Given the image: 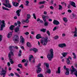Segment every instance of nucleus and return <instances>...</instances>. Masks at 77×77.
Wrapping results in <instances>:
<instances>
[{
	"instance_id": "5fc2aeb1",
	"label": "nucleus",
	"mask_w": 77,
	"mask_h": 77,
	"mask_svg": "<svg viewBox=\"0 0 77 77\" xmlns=\"http://www.w3.org/2000/svg\"><path fill=\"white\" fill-rule=\"evenodd\" d=\"M67 12H69V13H71L72 12V11L71 10H67Z\"/></svg>"
},
{
	"instance_id": "2f4dec72",
	"label": "nucleus",
	"mask_w": 77,
	"mask_h": 77,
	"mask_svg": "<svg viewBox=\"0 0 77 77\" xmlns=\"http://www.w3.org/2000/svg\"><path fill=\"white\" fill-rule=\"evenodd\" d=\"M10 63L11 64H14V61H13L12 59H10Z\"/></svg>"
},
{
	"instance_id": "1a4fd4ad",
	"label": "nucleus",
	"mask_w": 77,
	"mask_h": 77,
	"mask_svg": "<svg viewBox=\"0 0 77 77\" xmlns=\"http://www.w3.org/2000/svg\"><path fill=\"white\" fill-rule=\"evenodd\" d=\"M42 18L44 21H46V19H45V18H46L47 19H48V18H49V16H46L45 15H43Z\"/></svg>"
},
{
	"instance_id": "cd10ccee",
	"label": "nucleus",
	"mask_w": 77,
	"mask_h": 77,
	"mask_svg": "<svg viewBox=\"0 0 77 77\" xmlns=\"http://www.w3.org/2000/svg\"><path fill=\"white\" fill-rule=\"evenodd\" d=\"M37 77H44V75H43V74L41 73H40L38 74V75H37Z\"/></svg>"
},
{
	"instance_id": "72a5a7b5",
	"label": "nucleus",
	"mask_w": 77,
	"mask_h": 77,
	"mask_svg": "<svg viewBox=\"0 0 77 77\" xmlns=\"http://www.w3.org/2000/svg\"><path fill=\"white\" fill-rule=\"evenodd\" d=\"M33 51H34V52L35 53H36V52H38V49L36 48H33Z\"/></svg>"
},
{
	"instance_id": "c9c22d12",
	"label": "nucleus",
	"mask_w": 77,
	"mask_h": 77,
	"mask_svg": "<svg viewBox=\"0 0 77 77\" xmlns=\"http://www.w3.org/2000/svg\"><path fill=\"white\" fill-rule=\"evenodd\" d=\"M18 66L19 68H23V65L21 64H18Z\"/></svg>"
},
{
	"instance_id": "4c0bfd02",
	"label": "nucleus",
	"mask_w": 77,
	"mask_h": 77,
	"mask_svg": "<svg viewBox=\"0 0 77 77\" xmlns=\"http://www.w3.org/2000/svg\"><path fill=\"white\" fill-rule=\"evenodd\" d=\"M72 54H73V56H74L73 58L74 59H76V58H77V57H76V55H75V53H73Z\"/></svg>"
},
{
	"instance_id": "f704fd0d",
	"label": "nucleus",
	"mask_w": 77,
	"mask_h": 77,
	"mask_svg": "<svg viewBox=\"0 0 77 77\" xmlns=\"http://www.w3.org/2000/svg\"><path fill=\"white\" fill-rule=\"evenodd\" d=\"M59 10H62V9H63V7H62V6L61 5H59Z\"/></svg>"
},
{
	"instance_id": "3c124183",
	"label": "nucleus",
	"mask_w": 77,
	"mask_h": 77,
	"mask_svg": "<svg viewBox=\"0 0 77 77\" xmlns=\"http://www.w3.org/2000/svg\"><path fill=\"white\" fill-rule=\"evenodd\" d=\"M7 37L8 38H10V33L9 32L8 33V34L7 35Z\"/></svg>"
},
{
	"instance_id": "774afa93",
	"label": "nucleus",
	"mask_w": 77,
	"mask_h": 77,
	"mask_svg": "<svg viewBox=\"0 0 77 77\" xmlns=\"http://www.w3.org/2000/svg\"><path fill=\"white\" fill-rule=\"evenodd\" d=\"M10 75H11V76H14V73H11L10 74Z\"/></svg>"
},
{
	"instance_id": "423d86ee",
	"label": "nucleus",
	"mask_w": 77,
	"mask_h": 77,
	"mask_svg": "<svg viewBox=\"0 0 77 77\" xmlns=\"http://www.w3.org/2000/svg\"><path fill=\"white\" fill-rule=\"evenodd\" d=\"M4 6H5L6 8H8V7L10 8V4H9V0H5V4H3Z\"/></svg>"
},
{
	"instance_id": "864d4df0",
	"label": "nucleus",
	"mask_w": 77,
	"mask_h": 77,
	"mask_svg": "<svg viewBox=\"0 0 77 77\" xmlns=\"http://www.w3.org/2000/svg\"><path fill=\"white\" fill-rule=\"evenodd\" d=\"M54 38L55 39H58L59 38V36H55Z\"/></svg>"
},
{
	"instance_id": "4d7b16f0",
	"label": "nucleus",
	"mask_w": 77,
	"mask_h": 77,
	"mask_svg": "<svg viewBox=\"0 0 77 77\" xmlns=\"http://www.w3.org/2000/svg\"><path fill=\"white\" fill-rule=\"evenodd\" d=\"M74 74L75 75L76 77H77V70L76 71V72L74 73Z\"/></svg>"
},
{
	"instance_id": "58836bf2",
	"label": "nucleus",
	"mask_w": 77,
	"mask_h": 77,
	"mask_svg": "<svg viewBox=\"0 0 77 77\" xmlns=\"http://www.w3.org/2000/svg\"><path fill=\"white\" fill-rule=\"evenodd\" d=\"M45 3V1H42V2H39V5L44 4V3Z\"/></svg>"
},
{
	"instance_id": "680f3d73",
	"label": "nucleus",
	"mask_w": 77,
	"mask_h": 77,
	"mask_svg": "<svg viewBox=\"0 0 77 77\" xmlns=\"http://www.w3.org/2000/svg\"><path fill=\"white\" fill-rule=\"evenodd\" d=\"M44 5H42V6L39 7V8H40V9H42L44 8Z\"/></svg>"
},
{
	"instance_id": "7c9ffc66",
	"label": "nucleus",
	"mask_w": 77,
	"mask_h": 77,
	"mask_svg": "<svg viewBox=\"0 0 77 77\" xmlns=\"http://www.w3.org/2000/svg\"><path fill=\"white\" fill-rule=\"evenodd\" d=\"M63 20L65 23H67V21H68V19L66 17H64L63 18Z\"/></svg>"
},
{
	"instance_id": "aec40b11",
	"label": "nucleus",
	"mask_w": 77,
	"mask_h": 77,
	"mask_svg": "<svg viewBox=\"0 0 77 77\" xmlns=\"http://www.w3.org/2000/svg\"><path fill=\"white\" fill-rule=\"evenodd\" d=\"M56 73H58V74L60 73V67H59L58 68V70L56 72Z\"/></svg>"
},
{
	"instance_id": "a878e982",
	"label": "nucleus",
	"mask_w": 77,
	"mask_h": 77,
	"mask_svg": "<svg viewBox=\"0 0 77 77\" xmlns=\"http://www.w3.org/2000/svg\"><path fill=\"white\" fill-rule=\"evenodd\" d=\"M15 27V26L14 25H11L10 27V29L11 31H12L14 29V28Z\"/></svg>"
},
{
	"instance_id": "f8f14e48",
	"label": "nucleus",
	"mask_w": 77,
	"mask_h": 77,
	"mask_svg": "<svg viewBox=\"0 0 77 77\" xmlns=\"http://www.w3.org/2000/svg\"><path fill=\"white\" fill-rule=\"evenodd\" d=\"M69 3L71 6H73V7H74V8H76V6H75V2L72 1H70Z\"/></svg>"
},
{
	"instance_id": "6e6d98bb",
	"label": "nucleus",
	"mask_w": 77,
	"mask_h": 77,
	"mask_svg": "<svg viewBox=\"0 0 77 77\" xmlns=\"http://www.w3.org/2000/svg\"><path fill=\"white\" fill-rule=\"evenodd\" d=\"M22 62L24 63V62H26V60H25V59H24L22 60Z\"/></svg>"
},
{
	"instance_id": "e433bc0d",
	"label": "nucleus",
	"mask_w": 77,
	"mask_h": 77,
	"mask_svg": "<svg viewBox=\"0 0 77 77\" xmlns=\"http://www.w3.org/2000/svg\"><path fill=\"white\" fill-rule=\"evenodd\" d=\"M2 9H4V10H6L7 11L9 10V9L7 8H6V7L4 6H2Z\"/></svg>"
},
{
	"instance_id": "a18cd8bd",
	"label": "nucleus",
	"mask_w": 77,
	"mask_h": 77,
	"mask_svg": "<svg viewBox=\"0 0 77 77\" xmlns=\"http://www.w3.org/2000/svg\"><path fill=\"white\" fill-rule=\"evenodd\" d=\"M19 8H21L22 9H23L24 8V7L23 6V5L21 4L20 5L19 7Z\"/></svg>"
},
{
	"instance_id": "bf43d9fd",
	"label": "nucleus",
	"mask_w": 77,
	"mask_h": 77,
	"mask_svg": "<svg viewBox=\"0 0 77 77\" xmlns=\"http://www.w3.org/2000/svg\"><path fill=\"white\" fill-rule=\"evenodd\" d=\"M63 68H64V69H66V70L67 69H69L67 68L66 66H64Z\"/></svg>"
},
{
	"instance_id": "4468645a",
	"label": "nucleus",
	"mask_w": 77,
	"mask_h": 77,
	"mask_svg": "<svg viewBox=\"0 0 77 77\" xmlns=\"http://www.w3.org/2000/svg\"><path fill=\"white\" fill-rule=\"evenodd\" d=\"M53 23L55 25H59V24H60L59 22H58V21L56 20H54V21H53Z\"/></svg>"
},
{
	"instance_id": "338daca9",
	"label": "nucleus",
	"mask_w": 77,
	"mask_h": 77,
	"mask_svg": "<svg viewBox=\"0 0 77 77\" xmlns=\"http://www.w3.org/2000/svg\"><path fill=\"white\" fill-rule=\"evenodd\" d=\"M53 2H54V0H51V3L52 5L53 4Z\"/></svg>"
},
{
	"instance_id": "f03ea898",
	"label": "nucleus",
	"mask_w": 77,
	"mask_h": 77,
	"mask_svg": "<svg viewBox=\"0 0 77 77\" xmlns=\"http://www.w3.org/2000/svg\"><path fill=\"white\" fill-rule=\"evenodd\" d=\"M50 53H48L47 55V57L48 59L50 61L53 59V58L54 57V52H53V49H51L50 50Z\"/></svg>"
},
{
	"instance_id": "052dcab7",
	"label": "nucleus",
	"mask_w": 77,
	"mask_h": 77,
	"mask_svg": "<svg viewBox=\"0 0 77 77\" xmlns=\"http://www.w3.org/2000/svg\"><path fill=\"white\" fill-rule=\"evenodd\" d=\"M68 8L69 9H70L71 7V5L70 4H69L68 5Z\"/></svg>"
},
{
	"instance_id": "473e14b6",
	"label": "nucleus",
	"mask_w": 77,
	"mask_h": 77,
	"mask_svg": "<svg viewBox=\"0 0 77 77\" xmlns=\"http://www.w3.org/2000/svg\"><path fill=\"white\" fill-rule=\"evenodd\" d=\"M45 23L44 24V25L45 26H48V22L46 21H44Z\"/></svg>"
},
{
	"instance_id": "412c9836",
	"label": "nucleus",
	"mask_w": 77,
	"mask_h": 77,
	"mask_svg": "<svg viewBox=\"0 0 77 77\" xmlns=\"http://www.w3.org/2000/svg\"><path fill=\"white\" fill-rule=\"evenodd\" d=\"M21 22L19 21H17V25H18L17 27H21V26L20 25H21Z\"/></svg>"
},
{
	"instance_id": "9d476101",
	"label": "nucleus",
	"mask_w": 77,
	"mask_h": 77,
	"mask_svg": "<svg viewBox=\"0 0 77 77\" xmlns=\"http://www.w3.org/2000/svg\"><path fill=\"white\" fill-rule=\"evenodd\" d=\"M21 11V9H20L18 10H17L16 11V15H17L18 17H20V12Z\"/></svg>"
},
{
	"instance_id": "e2e57ef3",
	"label": "nucleus",
	"mask_w": 77,
	"mask_h": 77,
	"mask_svg": "<svg viewBox=\"0 0 77 77\" xmlns=\"http://www.w3.org/2000/svg\"><path fill=\"white\" fill-rule=\"evenodd\" d=\"M56 29H57V27L56 26L54 28V29H53V31H54L55 30H56Z\"/></svg>"
},
{
	"instance_id": "5701e85b",
	"label": "nucleus",
	"mask_w": 77,
	"mask_h": 77,
	"mask_svg": "<svg viewBox=\"0 0 77 77\" xmlns=\"http://www.w3.org/2000/svg\"><path fill=\"white\" fill-rule=\"evenodd\" d=\"M26 45H27V47H32L31 44H30L29 42H28L26 43Z\"/></svg>"
},
{
	"instance_id": "4be33fe9",
	"label": "nucleus",
	"mask_w": 77,
	"mask_h": 77,
	"mask_svg": "<svg viewBox=\"0 0 77 77\" xmlns=\"http://www.w3.org/2000/svg\"><path fill=\"white\" fill-rule=\"evenodd\" d=\"M44 65L46 66V67L47 68V69H48V68H49V64L48 63H44Z\"/></svg>"
},
{
	"instance_id": "6e6552de",
	"label": "nucleus",
	"mask_w": 77,
	"mask_h": 77,
	"mask_svg": "<svg viewBox=\"0 0 77 77\" xmlns=\"http://www.w3.org/2000/svg\"><path fill=\"white\" fill-rule=\"evenodd\" d=\"M71 33H74V37H77V28H75V31H72Z\"/></svg>"
},
{
	"instance_id": "13d9d810",
	"label": "nucleus",
	"mask_w": 77,
	"mask_h": 77,
	"mask_svg": "<svg viewBox=\"0 0 77 77\" xmlns=\"http://www.w3.org/2000/svg\"><path fill=\"white\" fill-rule=\"evenodd\" d=\"M24 34L26 35H28L29 34V32H26L25 33H24Z\"/></svg>"
},
{
	"instance_id": "49530a36",
	"label": "nucleus",
	"mask_w": 77,
	"mask_h": 77,
	"mask_svg": "<svg viewBox=\"0 0 77 77\" xmlns=\"http://www.w3.org/2000/svg\"><path fill=\"white\" fill-rule=\"evenodd\" d=\"M26 6H28V5L29 3V2L28 1H26Z\"/></svg>"
},
{
	"instance_id": "20e7f679",
	"label": "nucleus",
	"mask_w": 77,
	"mask_h": 77,
	"mask_svg": "<svg viewBox=\"0 0 77 77\" xmlns=\"http://www.w3.org/2000/svg\"><path fill=\"white\" fill-rule=\"evenodd\" d=\"M19 36L17 35H14V39L13 41L14 42H17V43H18L19 42Z\"/></svg>"
},
{
	"instance_id": "a19ab883",
	"label": "nucleus",
	"mask_w": 77,
	"mask_h": 77,
	"mask_svg": "<svg viewBox=\"0 0 77 77\" xmlns=\"http://www.w3.org/2000/svg\"><path fill=\"white\" fill-rule=\"evenodd\" d=\"M13 47H14V46H10V51H11V50H14V49H13Z\"/></svg>"
},
{
	"instance_id": "37998d69",
	"label": "nucleus",
	"mask_w": 77,
	"mask_h": 77,
	"mask_svg": "<svg viewBox=\"0 0 77 77\" xmlns=\"http://www.w3.org/2000/svg\"><path fill=\"white\" fill-rule=\"evenodd\" d=\"M72 15L73 18H75V17H77V16H76L75 14H74V13L72 14Z\"/></svg>"
},
{
	"instance_id": "2eb2a0df",
	"label": "nucleus",
	"mask_w": 77,
	"mask_h": 77,
	"mask_svg": "<svg viewBox=\"0 0 77 77\" xmlns=\"http://www.w3.org/2000/svg\"><path fill=\"white\" fill-rule=\"evenodd\" d=\"M14 50H11L10 51V58H11V55L12 56H14Z\"/></svg>"
},
{
	"instance_id": "09e8293b",
	"label": "nucleus",
	"mask_w": 77,
	"mask_h": 77,
	"mask_svg": "<svg viewBox=\"0 0 77 77\" xmlns=\"http://www.w3.org/2000/svg\"><path fill=\"white\" fill-rule=\"evenodd\" d=\"M33 17L34 18V19H35V20H36V16L35 15V14H33Z\"/></svg>"
},
{
	"instance_id": "69168bd1",
	"label": "nucleus",
	"mask_w": 77,
	"mask_h": 77,
	"mask_svg": "<svg viewBox=\"0 0 77 77\" xmlns=\"http://www.w3.org/2000/svg\"><path fill=\"white\" fill-rule=\"evenodd\" d=\"M7 65L8 67L10 66V63H9V62L8 63Z\"/></svg>"
},
{
	"instance_id": "f257e3e1",
	"label": "nucleus",
	"mask_w": 77,
	"mask_h": 77,
	"mask_svg": "<svg viewBox=\"0 0 77 77\" xmlns=\"http://www.w3.org/2000/svg\"><path fill=\"white\" fill-rule=\"evenodd\" d=\"M36 38L37 39H39L40 38H42L40 41L41 43L43 45H46L47 44L48 42V37H45V38L43 37H41V35L38 34L36 36Z\"/></svg>"
},
{
	"instance_id": "c03bdc74",
	"label": "nucleus",
	"mask_w": 77,
	"mask_h": 77,
	"mask_svg": "<svg viewBox=\"0 0 77 77\" xmlns=\"http://www.w3.org/2000/svg\"><path fill=\"white\" fill-rule=\"evenodd\" d=\"M15 74L16 75V76H17V77H20V75H19L16 72H15Z\"/></svg>"
},
{
	"instance_id": "9b49d317",
	"label": "nucleus",
	"mask_w": 77,
	"mask_h": 77,
	"mask_svg": "<svg viewBox=\"0 0 77 77\" xmlns=\"http://www.w3.org/2000/svg\"><path fill=\"white\" fill-rule=\"evenodd\" d=\"M20 42H21L22 44H23L24 42V38L23 37V36L21 35L20 37Z\"/></svg>"
},
{
	"instance_id": "a211bd4d",
	"label": "nucleus",
	"mask_w": 77,
	"mask_h": 77,
	"mask_svg": "<svg viewBox=\"0 0 77 77\" xmlns=\"http://www.w3.org/2000/svg\"><path fill=\"white\" fill-rule=\"evenodd\" d=\"M67 54H68L67 52H63L61 54L62 55L63 57H65L67 55Z\"/></svg>"
},
{
	"instance_id": "ea45409f",
	"label": "nucleus",
	"mask_w": 77,
	"mask_h": 77,
	"mask_svg": "<svg viewBox=\"0 0 77 77\" xmlns=\"http://www.w3.org/2000/svg\"><path fill=\"white\" fill-rule=\"evenodd\" d=\"M30 15L29 14H28L27 15V19H30Z\"/></svg>"
},
{
	"instance_id": "79ce46f5",
	"label": "nucleus",
	"mask_w": 77,
	"mask_h": 77,
	"mask_svg": "<svg viewBox=\"0 0 77 77\" xmlns=\"http://www.w3.org/2000/svg\"><path fill=\"white\" fill-rule=\"evenodd\" d=\"M47 33L48 35V36H50V31L48 30L47 31Z\"/></svg>"
},
{
	"instance_id": "f3484780",
	"label": "nucleus",
	"mask_w": 77,
	"mask_h": 77,
	"mask_svg": "<svg viewBox=\"0 0 77 77\" xmlns=\"http://www.w3.org/2000/svg\"><path fill=\"white\" fill-rule=\"evenodd\" d=\"M72 69L70 71L72 73V72H75V71H76V69H74V66H72Z\"/></svg>"
},
{
	"instance_id": "39448f33",
	"label": "nucleus",
	"mask_w": 77,
	"mask_h": 77,
	"mask_svg": "<svg viewBox=\"0 0 77 77\" xmlns=\"http://www.w3.org/2000/svg\"><path fill=\"white\" fill-rule=\"evenodd\" d=\"M41 65V64H39L36 67H37V74H39V73H40L41 72V70H42V69L40 68V66Z\"/></svg>"
},
{
	"instance_id": "ddd939ff",
	"label": "nucleus",
	"mask_w": 77,
	"mask_h": 77,
	"mask_svg": "<svg viewBox=\"0 0 77 77\" xmlns=\"http://www.w3.org/2000/svg\"><path fill=\"white\" fill-rule=\"evenodd\" d=\"M66 46V45L65 43H62L59 45V47H60L61 48H63V47H65Z\"/></svg>"
},
{
	"instance_id": "8fccbe9b",
	"label": "nucleus",
	"mask_w": 77,
	"mask_h": 77,
	"mask_svg": "<svg viewBox=\"0 0 77 77\" xmlns=\"http://www.w3.org/2000/svg\"><path fill=\"white\" fill-rule=\"evenodd\" d=\"M18 5H19V4H18V3H17V2H16V4L14 6H15V7H17V6H18Z\"/></svg>"
},
{
	"instance_id": "603ef678",
	"label": "nucleus",
	"mask_w": 77,
	"mask_h": 77,
	"mask_svg": "<svg viewBox=\"0 0 77 77\" xmlns=\"http://www.w3.org/2000/svg\"><path fill=\"white\" fill-rule=\"evenodd\" d=\"M2 35H0V42L2 41Z\"/></svg>"
},
{
	"instance_id": "bb28decb",
	"label": "nucleus",
	"mask_w": 77,
	"mask_h": 77,
	"mask_svg": "<svg viewBox=\"0 0 77 77\" xmlns=\"http://www.w3.org/2000/svg\"><path fill=\"white\" fill-rule=\"evenodd\" d=\"M66 62L67 64V65H69L70 64V60H69V59H67V58H66Z\"/></svg>"
},
{
	"instance_id": "6ab92c4d",
	"label": "nucleus",
	"mask_w": 77,
	"mask_h": 77,
	"mask_svg": "<svg viewBox=\"0 0 77 77\" xmlns=\"http://www.w3.org/2000/svg\"><path fill=\"white\" fill-rule=\"evenodd\" d=\"M20 27H18V26H17L16 28L15 29V32H18V31L20 30Z\"/></svg>"
},
{
	"instance_id": "dca6fc26",
	"label": "nucleus",
	"mask_w": 77,
	"mask_h": 77,
	"mask_svg": "<svg viewBox=\"0 0 77 77\" xmlns=\"http://www.w3.org/2000/svg\"><path fill=\"white\" fill-rule=\"evenodd\" d=\"M66 72H65V74L66 75H69V69H66Z\"/></svg>"
},
{
	"instance_id": "0e129e2a",
	"label": "nucleus",
	"mask_w": 77,
	"mask_h": 77,
	"mask_svg": "<svg viewBox=\"0 0 77 77\" xmlns=\"http://www.w3.org/2000/svg\"><path fill=\"white\" fill-rule=\"evenodd\" d=\"M24 22H25V20H23L22 21H21V23L22 24H24Z\"/></svg>"
},
{
	"instance_id": "0eeeda50",
	"label": "nucleus",
	"mask_w": 77,
	"mask_h": 77,
	"mask_svg": "<svg viewBox=\"0 0 77 77\" xmlns=\"http://www.w3.org/2000/svg\"><path fill=\"white\" fill-rule=\"evenodd\" d=\"M1 69L2 70L1 71V72L2 73L1 75H3V77H5V75L6 74V70H4L3 68H2Z\"/></svg>"
},
{
	"instance_id": "7ed1b4c3",
	"label": "nucleus",
	"mask_w": 77,
	"mask_h": 77,
	"mask_svg": "<svg viewBox=\"0 0 77 77\" xmlns=\"http://www.w3.org/2000/svg\"><path fill=\"white\" fill-rule=\"evenodd\" d=\"M6 23H5V20H2V21L0 20V25H1V27L0 28V30H3V29L4 27H5V25Z\"/></svg>"
},
{
	"instance_id": "c756f323",
	"label": "nucleus",
	"mask_w": 77,
	"mask_h": 77,
	"mask_svg": "<svg viewBox=\"0 0 77 77\" xmlns=\"http://www.w3.org/2000/svg\"><path fill=\"white\" fill-rule=\"evenodd\" d=\"M41 32H43V33H45L46 31V29H45L44 28L42 29H41L40 30Z\"/></svg>"
},
{
	"instance_id": "393cba45",
	"label": "nucleus",
	"mask_w": 77,
	"mask_h": 77,
	"mask_svg": "<svg viewBox=\"0 0 77 77\" xmlns=\"http://www.w3.org/2000/svg\"><path fill=\"white\" fill-rule=\"evenodd\" d=\"M32 58H33V56L32 55H31L29 59V62H31V60H32Z\"/></svg>"
},
{
	"instance_id": "de8ad7c7",
	"label": "nucleus",
	"mask_w": 77,
	"mask_h": 77,
	"mask_svg": "<svg viewBox=\"0 0 77 77\" xmlns=\"http://www.w3.org/2000/svg\"><path fill=\"white\" fill-rule=\"evenodd\" d=\"M25 22L26 23H29V19H26V21H25Z\"/></svg>"
},
{
	"instance_id": "b1692460",
	"label": "nucleus",
	"mask_w": 77,
	"mask_h": 77,
	"mask_svg": "<svg viewBox=\"0 0 77 77\" xmlns=\"http://www.w3.org/2000/svg\"><path fill=\"white\" fill-rule=\"evenodd\" d=\"M22 53V52H21V50H20L19 54H18V56L19 57H20V56H21Z\"/></svg>"
},
{
	"instance_id": "c85d7f7f",
	"label": "nucleus",
	"mask_w": 77,
	"mask_h": 77,
	"mask_svg": "<svg viewBox=\"0 0 77 77\" xmlns=\"http://www.w3.org/2000/svg\"><path fill=\"white\" fill-rule=\"evenodd\" d=\"M51 70L50 69H47V71L46 72L48 73V74H50L51 73Z\"/></svg>"
}]
</instances>
